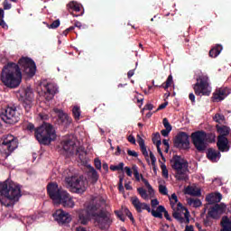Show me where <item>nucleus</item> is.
Returning a JSON list of instances; mask_svg holds the SVG:
<instances>
[{
  "label": "nucleus",
  "mask_w": 231,
  "mask_h": 231,
  "mask_svg": "<svg viewBox=\"0 0 231 231\" xmlns=\"http://www.w3.org/2000/svg\"><path fill=\"white\" fill-rule=\"evenodd\" d=\"M204 226H212V219H210V217L207 215L206 218L203 220Z\"/></svg>",
  "instance_id": "49"
},
{
  "label": "nucleus",
  "mask_w": 231,
  "mask_h": 231,
  "mask_svg": "<svg viewBox=\"0 0 231 231\" xmlns=\"http://www.w3.org/2000/svg\"><path fill=\"white\" fill-rule=\"evenodd\" d=\"M163 214L165 219L167 221H172V218L171 217V215H169V211L165 208L164 206H158L157 209H152V216L153 217H158L159 219H163Z\"/></svg>",
  "instance_id": "20"
},
{
  "label": "nucleus",
  "mask_w": 231,
  "mask_h": 231,
  "mask_svg": "<svg viewBox=\"0 0 231 231\" xmlns=\"http://www.w3.org/2000/svg\"><path fill=\"white\" fill-rule=\"evenodd\" d=\"M192 143L199 152L207 151L208 143L216 142V134L213 133H207L203 130H198L191 134Z\"/></svg>",
  "instance_id": "5"
},
{
  "label": "nucleus",
  "mask_w": 231,
  "mask_h": 231,
  "mask_svg": "<svg viewBox=\"0 0 231 231\" xmlns=\"http://www.w3.org/2000/svg\"><path fill=\"white\" fill-rule=\"evenodd\" d=\"M162 124L165 129L172 131V125H171V123H169V119H167V117L163 118Z\"/></svg>",
  "instance_id": "47"
},
{
  "label": "nucleus",
  "mask_w": 231,
  "mask_h": 231,
  "mask_svg": "<svg viewBox=\"0 0 231 231\" xmlns=\"http://www.w3.org/2000/svg\"><path fill=\"white\" fill-rule=\"evenodd\" d=\"M54 112L58 115V125H64L65 127H68L71 125V122H73V119L71 116H69L68 114L64 113V111L55 108Z\"/></svg>",
  "instance_id": "19"
},
{
  "label": "nucleus",
  "mask_w": 231,
  "mask_h": 231,
  "mask_svg": "<svg viewBox=\"0 0 231 231\" xmlns=\"http://www.w3.org/2000/svg\"><path fill=\"white\" fill-rule=\"evenodd\" d=\"M197 82L193 85V89L197 97H210L212 93V88H210V83H208V76L201 74L196 79Z\"/></svg>",
  "instance_id": "8"
},
{
  "label": "nucleus",
  "mask_w": 231,
  "mask_h": 231,
  "mask_svg": "<svg viewBox=\"0 0 231 231\" xmlns=\"http://www.w3.org/2000/svg\"><path fill=\"white\" fill-rule=\"evenodd\" d=\"M220 225L222 226L220 231H231V219L226 216L222 217Z\"/></svg>",
  "instance_id": "32"
},
{
  "label": "nucleus",
  "mask_w": 231,
  "mask_h": 231,
  "mask_svg": "<svg viewBox=\"0 0 231 231\" xmlns=\"http://www.w3.org/2000/svg\"><path fill=\"white\" fill-rule=\"evenodd\" d=\"M0 118L5 124L14 125L21 120V113L17 110V106H7L0 111Z\"/></svg>",
  "instance_id": "10"
},
{
  "label": "nucleus",
  "mask_w": 231,
  "mask_h": 231,
  "mask_svg": "<svg viewBox=\"0 0 231 231\" xmlns=\"http://www.w3.org/2000/svg\"><path fill=\"white\" fill-rule=\"evenodd\" d=\"M162 135H160V133H155L153 134V136L152 138V143L156 145L157 147V152L160 154L162 160L165 162V156H163V152H162V148L160 145H162Z\"/></svg>",
  "instance_id": "24"
},
{
  "label": "nucleus",
  "mask_w": 231,
  "mask_h": 231,
  "mask_svg": "<svg viewBox=\"0 0 231 231\" xmlns=\"http://www.w3.org/2000/svg\"><path fill=\"white\" fill-rule=\"evenodd\" d=\"M87 211H88V214L91 217H95L97 219V217L100 214V203L97 202H92L88 205V207L85 208Z\"/></svg>",
  "instance_id": "21"
},
{
  "label": "nucleus",
  "mask_w": 231,
  "mask_h": 231,
  "mask_svg": "<svg viewBox=\"0 0 231 231\" xmlns=\"http://www.w3.org/2000/svg\"><path fill=\"white\" fill-rule=\"evenodd\" d=\"M188 205L193 206L195 208L201 207V200L199 199H189Z\"/></svg>",
  "instance_id": "38"
},
{
  "label": "nucleus",
  "mask_w": 231,
  "mask_h": 231,
  "mask_svg": "<svg viewBox=\"0 0 231 231\" xmlns=\"http://www.w3.org/2000/svg\"><path fill=\"white\" fill-rule=\"evenodd\" d=\"M101 230H108L109 226L113 225V217L111 213L106 210H100L98 216L95 218Z\"/></svg>",
  "instance_id": "14"
},
{
  "label": "nucleus",
  "mask_w": 231,
  "mask_h": 231,
  "mask_svg": "<svg viewBox=\"0 0 231 231\" xmlns=\"http://www.w3.org/2000/svg\"><path fill=\"white\" fill-rule=\"evenodd\" d=\"M19 142L17 138L13 134H5L0 141V151L5 154V158H8L18 147Z\"/></svg>",
  "instance_id": "9"
},
{
  "label": "nucleus",
  "mask_w": 231,
  "mask_h": 231,
  "mask_svg": "<svg viewBox=\"0 0 231 231\" xmlns=\"http://www.w3.org/2000/svg\"><path fill=\"white\" fill-rule=\"evenodd\" d=\"M170 203L171 208H174V207H176V203H178V196L176 195V193L171 194V197L170 198Z\"/></svg>",
  "instance_id": "42"
},
{
  "label": "nucleus",
  "mask_w": 231,
  "mask_h": 231,
  "mask_svg": "<svg viewBox=\"0 0 231 231\" xmlns=\"http://www.w3.org/2000/svg\"><path fill=\"white\" fill-rule=\"evenodd\" d=\"M213 208L217 211V214L219 216V214H223V212H225L226 206L223 204H215Z\"/></svg>",
  "instance_id": "40"
},
{
  "label": "nucleus",
  "mask_w": 231,
  "mask_h": 231,
  "mask_svg": "<svg viewBox=\"0 0 231 231\" xmlns=\"http://www.w3.org/2000/svg\"><path fill=\"white\" fill-rule=\"evenodd\" d=\"M5 18H0V26L4 30H8V24H6V22L4 20Z\"/></svg>",
  "instance_id": "55"
},
{
  "label": "nucleus",
  "mask_w": 231,
  "mask_h": 231,
  "mask_svg": "<svg viewBox=\"0 0 231 231\" xmlns=\"http://www.w3.org/2000/svg\"><path fill=\"white\" fill-rule=\"evenodd\" d=\"M124 162H120L118 165H111L110 171H124Z\"/></svg>",
  "instance_id": "44"
},
{
  "label": "nucleus",
  "mask_w": 231,
  "mask_h": 231,
  "mask_svg": "<svg viewBox=\"0 0 231 231\" xmlns=\"http://www.w3.org/2000/svg\"><path fill=\"white\" fill-rule=\"evenodd\" d=\"M191 196H196L197 198H199V196H201V190L193 188V190L191 192Z\"/></svg>",
  "instance_id": "54"
},
{
  "label": "nucleus",
  "mask_w": 231,
  "mask_h": 231,
  "mask_svg": "<svg viewBox=\"0 0 231 231\" xmlns=\"http://www.w3.org/2000/svg\"><path fill=\"white\" fill-rule=\"evenodd\" d=\"M1 80L7 88H17L23 80V72L19 64L14 62L7 63L2 69Z\"/></svg>",
  "instance_id": "4"
},
{
  "label": "nucleus",
  "mask_w": 231,
  "mask_h": 231,
  "mask_svg": "<svg viewBox=\"0 0 231 231\" xmlns=\"http://www.w3.org/2000/svg\"><path fill=\"white\" fill-rule=\"evenodd\" d=\"M94 165L97 171H102V162L100 161V159H95Z\"/></svg>",
  "instance_id": "48"
},
{
  "label": "nucleus",
  "mask_w": 231,
  "mask_h": 231,
  "mask_svg": "<svg viewBox=\"0 0 231 231\" xmlns=\"http://www.w3.org/2000/svg\"><path fill=\"white\" fill-rule=\"evenodd\" d=\"M60 26V20H55L49 28H51L52 30H55V28H59Z\"/></svg>",
  "instance_id": "52"
},
{
  "label": "nucleus",
  "mask_w": 231,
  "mask_h": 231,
  "mask_svg": "<svg viewBox=\"0 0 231 231\" xmlns=\"http://www.w3.org/2000/svg\"><path fill=\"white\" fill-rule=\"evenodd\" d=\"M171 131H172V130H169V129H162V131H161V134H162L164 137H167V136H169V134L171 133Z\"/></svg>",
  "instance_id": "62"
},
{
  "label": "nucleus",
  "mask_w": 231,
  "mask_h": 231,
  "mask_svg": "<svg viewBox=\"0 0 231 231\" xmlns=\"http://www.w3.org/2000/svg\"><path fill=\"white\" fill-rule=\"evenodd\" d=\"M160 205V201L157 200V199H152L151 206L152 208H156Z\"/></svg>",
  "instance_id": "59"
},
{
  "label": "nucleus",
  "mask_w": 231,
  "mask_h": 231,
  "mask_svg": "<svg viewBox=\"0 0 231 231\" xmlns=\"http://www.w3.org/2000/svg\"><path fill=\"white\" fill-rule=\"evenodd\" d=\"M217 131L220 134L218 136H222L223 138H226V136L230 134V127L226 125L220 126L219 125H217Z\"/></svg>",
  "instance_id": "33"
},
{
  "label": "nucleus",
  "mask_w": 231,
  "mask_h": 231,
  "mask_svg": "<svg viewBox=\"0 0 231 231\" xmlns=\"http://www.w3.org/2000/svg\"><path fill=\"white\" fill-rule=\"evenodd\" d=\"M137 192L143 199H149V194H147V190L143 188H138Z\"/></svg>",
  "instance_id": "39"
},
{
  "label": "nucleus",
  "mask_w": 231,
  "mask_h": 231,
  "mask_svg": "<svg viewBox=\"0 0 231 231\" xmlns=\"http://www.w3.org/2000/svg\"><path fill=\"white\" fill-rule=\"evenodd\" d=\"M27 131L34 132V137L40 145H50L51 142L57 140V132L53 125L50 123H43L42 125L35 128V125L29 123L26 126Z\"/></svg>",
  "instance_id": "2"
},
{
  "label": "nucleus",
  "mask_w": 231,
  "mask_h": 231,
  "mask_svg": "<svg viewBox=\"0 0 231 231\" xmlns=\"http://www.w3.org/2000/svg\"><path fill=\"white\" fill-rule=\"evenodd\" d=\"M159 192H160V194H162V196H167V194H169L167 187L163 186L162 184L159 185Z\"/></svg>",
  "instance_id": "46"
},
{
  "label": "nucleus",
  "mask_w": 231,
  "mask_h": 231,
  "mask_svg": "<svg viewBox=\"0 0 231 231\" xmlns=\"http://www.w3.org/2000/svg\"><path fill=\"white\" fill-rule=\"evenodd\" d=\"M167 106H169V102L166 101L162 104H161L158 108H157V111H162V109H165V107H167Z\"/></svg>",
  "instance_id": "60"
},
{
  "label": "nucleus",
  "mask_w": 231,
  "mask_h": 231,
  "mask_svg": "<svg viewBox=\"0 0 231 231\" xmlns=\"http://www.w3.org/2000/svg\"><path fill=\"white\" fill-rule=\"evenodd\" d=\"M159 163H161V169L162 171V176L164 178H169V170H167V165H165V163L162 162L160 160H159Z\"/></svg>",
  "instance_id": "41"
},
{
  "label": "nucleus",
  "mask_w": 231,
  "mask_h": 231,
  "mask_svg": "<svg viewBox=\"0 0 231 231\" xmlns=\"http://www.w3.org/2000/svg\"><path fill=\"white\" fill-rule=\"evenodd\" d=\"M132 205L134 207L136 211L139 213L142 212V209L145 210L146 208L149 206V204H147V203L140 202V199H138V197L132 198Z\"/></svg>",
  "instance_id": "26"
},
{
  "label": "nucleus",
  "mask_w": 231,
  "mask_h": 231,
  "mask_svg": "<svg viewBox=\"0 0 231 231\" xmlns=\"http://www.w3.org/2000/svg\"><path fill=\"white\" fill-rule=\"evenodd\" d=\"M4 10H12V4L8 0H4L3 2Z\"/></svg>",
  "instance_id": "53"
},
{
  "label": "nucleus",
  "mask_w": 231,
  "mask_h": 231,
  "mask_svg": "<svg viewBox=\"0 0 231 231\" xmlns=\"http://www.w3.org/2000/svg\"><path fill=\"white\" fill-rule=\"evenodd\" d=\"M79 223L80 225H88L91 219V215L88 213L87 208L79 209Z\"/></svg>",
  "instance_id": "22"
},
{
  "label": "nucleus",
  "mask_w": 231,
  "mask_h": 231,
  "mask_svg": "<svg viewBox=\"0 0 231 231\" xmlns=\"http://www.w3.org/2000/svg\"><path fill=\"white\" fill-rule=\"evenodd\" d=\"M23 106L26 113H30L33 107V92L32 88H27L24 90V97L23 98Z\"/></svg>",
  "instance_id": "17"
},
{
  "label": "nucleus",
  "mask_w": 231,
  "mask_h": 231,
  "mask_svg": "<svg viewBox=\"0 0 231 231\" xmlns=\"http://www.w3.org/2000/svg\"><path fill=\"white\" fill-rule=\"evenodd\" d=\"M52 216L59 225H68L69 223H71V215L63 209L56 210Z\"/></svg>",
  "instance_id": "18"
},
{
  "label": "nucleus",
  "mask_w": 231,
  "mask_h": 231,
  "mask_svg": "<svg viewBox=\"0 0 231 231\" xmlns=\"http://www.w3.org/2000/svg\"><path fill=\"white\" fill-rule=\"evenodd\" d=\"M61 143L66 158H69V156H73V154H76V156H79L81 162H84V160H86V152L82 150V148H78L75 141L67 140L63 141Z\"/></svg>",
  "instance_id": "11"
},
{
  "label": "nucleus",
  "mask_w": 231,
  "mask_h": 231,
  "mask_svg": "<svg viewBox=\"0 0 231 231\" xmlns=\"http://www.w3.org/2000/svg\"><path fill=\"white\" fill-rule=\"evenodd\" d=\"M137 143H139V147L145 146V141L142 137H139V139L137 140Z\"/></svg>",
  "instance_id": "64"
},
{
  "label": "nucleus",
  "mask_w": 231,
  "mask_h": 231,
  "mask_svg": "<svg viewBox=\"0 0 231 231\" xmlns=\"http://www.w3.org/2000/svg\"><path fill=\"white\" fill-rule=\"evenodd\" d=\"M118 189L120 192H124V176H119Z\"/></svg>",
  "instance_id": "50"
},
{
  "label": "nucleus",
  "mask_w": 231,
  "mask_h": 231,
  "mask_svg": "<svg viewBox=\"0 0 231 231\" xmlns=\"http://www.w3.org/2000/svg\"><path fill=\"white\" fill-rule=\"evenodd\" d=\"M217 146L221 152H227L230 151V146L228 145V138L218 136Z\"/></svg>",
  "instance_id": "23"
},
{
  "label": "nucleus",
  "mask_w": 231,
  "mask_h": 231,
  "mask_svg": "<svg viewBox=\"0 0 231 231\" xmlns=\"http://www.w3.org/2000/svg\"><path fill=\"white\" fill-rule=\"evenodd\" d=\"M208 216L212 219H219V213L214 208V207L210 208Z\"/></svg>",
  "instance_id": "37"
},
{
  "label": "nucleus",
  "mask_w": 231,
  "mask_h": 231,
  "mask_svg": "<svg viewBox=\"0 0 231 231\" xmlns=\"http://www.w3.org/2000/svg\"><path fill=\"white\" fill-rule=\"evenodd\" d=\"M141 180L143 181V183H144L145 187L147 189L151 188V184L149 183V180H147V179L143 178V175L141 174Z\"/></svg>",
  "instance_id": "58"
},
{
  "label": "nucleus",
  "mask_w": 231,
  "mask_h": 231,
  "mask_svg": "<svg viewBox=\"0 0 231 231\" xmlns=\"http://www.w3.org/2000/svg\"><path fill=\"white\" fill-rule=\"evenodd\" d=\"M65 183L70 192L74 194H84V192H86V185L88 184V180L86 177H84V175H74L66 177Z\"/></svg>",
  "instance_id": "7"
},
{
  "label": "nucleus",
  "mask_w": 231,
  "mask_h": 231,
  "mask_svg": "<svg viewBox=\"0 0 231 231\" xmlns=\"http://www.w3.org/2000/svg\"><path fill=\"white\" fill-rule=\"evenodd\" d=\"M67 10L73 17H79V14H75L73 12H80V5L75 1L69 2L67 5Z\"/></svg>",
  "instance_id": "27"
},
{
  "label": "nucleus",
  "mask_w": 231,
  "mask_h": 231,
  "mask_svg": "<svg viewBox=\"0 0 231 231\" xmlns=\"http://www.w3.org/2000/svg\"><path fill=\"white\" fill-rule=\"evenodd\" d=\"M173 145L176 149H181L187 151L190 149V141L189 140V134L185 132H180L177 134L173 140Z\"/></svg>",
  "instance_id": "15"
},
{
  "label": "nucleus",
  "mask_w": 231,
  "mask_h": 231,
  "mask_svg": "<svg viewBox=\"0 0 231 231\" xmlns=\"http://www.w3.org/2000/svg\"><path fill=\"white\" fill-rule=\"evenodd\" d=\"M127 140L128 142H130V143H133V144L136 143V139L134 138V135H129L127 137Z\"/></svg>",
  "instance_id": "63"
},
{
  "label": "nucleus",
  "mask_w": 231,
  "mask_h": 231,
  "mask_svg": "<svg viewBox=\"0 0 231 231\" xmlns=\"http://www.w3.org/2000/svg\"><path fill=\"white\" fill-rule=\"evenodd\" d=\"M226 97V90H225V88H219L213 94L212 98L214 102H221V100H225Z\"/></svg>",
  "instance_id": "29"
},
{
  "label": "nucleus",
  "mask_w": 231,
  "mask_h": 231,
  "mask_svg": "<svg viewBox=\"0 0 231 231\" xmlns=\"http://www.w3.org/2000/svg\"><path fill=\"white\" fill-rule=\"evenodd\" d=\"M128 156H133L134 158H138V152L133 150H127Z\"/></svg>",
  "instance_id": "56"
},
{
  "label": "nucleus",
  "mask_w": 231,
  "mask_h": 231,
  "mask_svg": "<svg viewBox=\"0 0 231 231\" xmlns=\"http://www.w3.org/2000/svg\"><path fill=\"white\" fill-rule=\"evenodd\" d=\"M73 30H75V26H70L63 31L62 34L66 36L69 33V32H73Z\"/></svg>",
  "instance_id": "61"
},
{
  "label": "nucleus",
  "mask_w": 231,
  "mask_h": 231,
  "mask_svg": "<svg viewBox=\"0 0 231 231\" xmlns=\"http://www.w3.org/2000/svg\"><path fill=\"white\" fill-rule=\"evenodd\" d=\"M133 171H134V176L136 180V181H140V177L142 178V174L140 175V172H138V166L134 165L133 166Z\"/></svg>",
  "instance_id": "45"
},
{
  "label": "nucleus",
  "mask_w": 231,
  "mask_h": 231,
  "mask_svg": "<svg viewBox=\"0 0 231 231\" xmlns=\"http://www.w3.org/2000/svg\"><path fill=\"white\" fill-rule=\"evenodd\" d=\"M21 186L12 180L0 182V203L4 207H14L21 199Z\"/></svg>",
  "instance_id": "1"
},
{
  "label": "nucleus",
  "mask_w": 231,
  "mask_h": 231,
  "mask_svg": "<svg viewBox=\"0 0 231 231\" xmlns=\"http://www.w3.org/2000/svg\"><path fill=\"white\" fill-rule=\"evenodd\" d=\"M18 66L27 77H33L37 71L35 61L30 58L23 57L18 60Z\"/></svg>",
  "instance_id": "13"
},
{
  "label": "nucleus",
  "mask_w": 231,
  "mask_h": 231,
  "mask_svg": "<svg viewBox=\"0 0 231 231\" xmlns=\"http://www.w3.org/2000/svg\"><path fill=\"white\" fill-rule=\"evenodd\" d=\"M150 160L152 162L154 174H158V168H156V156H154V153H152V152H150Z\"/></svg>",
  "instance_id": "36"
},
{
  "label": "nucleus",
  "mask_w": 231,
  "mask_h": 231,
  "mask_svg": "<svg viewBox=\"0 0 231 231\" xmlns=\"http://www.w3.org/2000/svg\"><path fill=\"white\" fill-rule=\"evenodd\" d=\"M116 216L119 217L121 221H125V217H124V214H122V211H115Z\"/></svg>",
  "instance_id": "57"
},
{
  "label": "nucleus",
  "mask_w": 231,
  "mask_h": 231,
  "mask_svg": "<svg viewBox=\"0 0 231 231\" xmlns=\"http://www.w3.org/2000/svg\"><path fill=\"white\" fill-rule=\"evenodd\" d=\"M88 177L90 178L91 183H93V185L98 181V171H97L93 166H88Z\"/></svg>",
  "instance_id": "30"
},
{
  "label": "nucleus",
  "mask_w": 231,
  "mask_h": 231,
  "mask_svg": "<svg viewBox=\"0 0 231 231\" xmlns=\"http://www.w3.org/2000/svg\"><path fill=\"white\" fill-rule=\"evenodd\" d=\"M140 149H141V152L143 153V156H144V158H146V160H149V152H147V147L146 146H141Z\"/></svg>",
  "instance_id": "51"
},
{
  "label": "nucleus",
  "mask_w": 231,
  "mask_h": 231,
  "mask_svg": "<svg viewBox=\"0 0 231 231\" xmlns=\"http://www.w3.org/2000/svg\"><path fill=\"white\" fill-rule=\"evenodd\" d=\"M42 93L48 102L53 100V97L59 93V87L55 83H47L42 85Z\"/></svg>",
  "instance_id": "16"
},
{
  "label": "nucleus",
  "mask_w": 231,
  "mask_h": 231,
  "mask_svg": "<svg viewBox=\"0 0 231 231\" xmlns=\"http://www.w3.org/2000/svg\"><path fill=\"white\" fill-rule=\"evenodd\" d=\"M221 51H223V45L217 44L213 48L210 49L209 57H211V59H216V57L219 56Z\"/></svg>",
  "instance_id": "31"
},
{
  "label": "nucleus",
  "mask_w": 231,
  "mask_h": 231,
  "mask_svg": "<svg viewBox=\"0 0 231 231\" xmlns=\"http://www.w3.org/2000/svg\"><path fill=\"white\" fill-rule=\"evenodd\" d=\"M221 199H223L221 193H210L206 196V201L208 203V205L219 203Z\"/></svg>",
  "instance_id": "25"
},
{
  "label": "nucleus",
  "mask_w": 231,
  "mask_h": 231,
  "mask_svg": "<svg viewBox=\"0 0 231 231\" xmlns=\"http://www.w3.org/2000/svg\"><path fill=\"white\" fill-rule=\"evenodd\" d=\"M221 157V152L214 150L213 148H208L207 152V158L210 162H216L217 159Z\"/></svg>",
  "instance_id": "28"
},
{
  "label": "nucleus",
  "mask_w": 231,
  "mask_h": 231,
  "mask_svg": "<svg viewBox=\"0 0 231 231\" xmlns=\"http://www.w3.org/2000/svg\"><path fill=\"white\" fill-rule=\"evenodd\" d=\"M172 208V217L179 221V223H186L189 225L190 223V212L189 209L181 204V202L177 203V207H173Z\"/></svg>",
  "instance_id": "12"
},
{
  "label": "nucleus",
  "mask_w": 231,
  "mask_h": 231,
  "mask_svg": "<svg viewBox=\"0 0 231 231\" xmlns=\"http://www.w3.org/2000/svg\"><path fill=\"white\" fill-rule=\"evenodd\" d=\"M171 167L175 171L177 181H189V162L180 155H173L170 160Z\"/></svg>",
  "instance_id": "6"
},
{
  "label": "nucleus",
  "mask_w": 231,
  "mask_h": 231,
  "mask_svg": "<svg viewBox=\"0 0 231 231\" xmlns=\"http://www.w3.org/2000/svg\"><path fill=\"white\" fill-rule=\"evenodd\" d=\"M214 122H217V124H221V122L225 121V116L221 114H216L213 117Z\"/></svg>",
  "instance_id": "43"
},
{
  "label": "nucleus",
  "mask_w": 231,
  "mask_h": 231,
  "mask_svg": "<svg viewBox=\"0 0 231 231\" xmlns=\"http://www.w3.org/2000/svg\"><path fill=\"white\" fill-rule=\"evenodd\" d=\"M81 113L82 112L80 111V106H73V108H72V115L74 116V120H76V121L80 120Z\"/></svg>",
  "instance_id": "35"
},
{
  "label": "nucleus",
  "mask_w": 231,
  "mask_h": 231,
  "mask_svg": "<svg viewBox=\"0 0 231 231\" xmlns=\"http://www.w3.org/2000/svg\"><path fill=\"white\" fill-rule=\"evenodd\" d=\"M174 84V81L172 80V76L170 74L164 83L161 85V88H163V89H169Z\"/></svg>",
  "instance_id": "34"
},
{
  "label": "nucleus",
  "mask_w": 231,
  "mask_h": 231,
  "mask_svg": "<svg viewBox=\"0 0 231 231\" xmlns=\"http://www.w3.org/2000/svg\"><path fill=\"white\" fill-rule=\"evenodd\" d=\"M47 194L56 205H62L64 208H73L75 207V201H73L71 195L68 191L59 189L57 182H50L47 185Z\"/></svg>",
  "instance_id": "3"
}]
</instances>
